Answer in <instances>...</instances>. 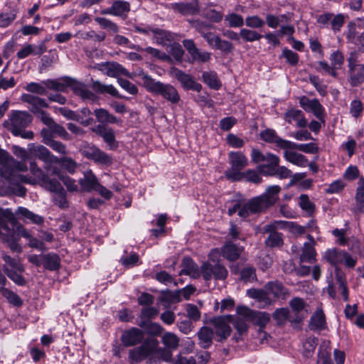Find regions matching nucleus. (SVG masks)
Segmentation results:
<instances>
[{
	"instance_id": "f257e3e1",
	"label": "nucleus",
	"mask_w": 364,
	"mask_h": 364,
	"mask_svg": "<svg viewBox=\"0 0 364 364\" xmlns=\"http://www.w3.org/2000/svg\"><path fill=\"white\" fill-rule=\"evenodd\" d=\"M141 79L143 85L148 92L161 96L172 107L178 105L181 101L178 90L173 85L156 81L149 75H143Z\"/></svg>"
},
{
	"instance_id": "f03ea898",
	"label": "nucleus",
	"mask_w": 364,
	"mask_h": 364,
	"mask_svg": "<svg viewBox=\"0 0 364 364\" xmlns=\"http://www.w3.org/2000/svg\"><path fill=\"white\" fill-rule=\"evenodd\" d=\"M236 312L238 315L245 318L246 321L252 322L254 325L259 326V334L262 336L260 343H263L264 340L269 337L266 332L263 331L264 327L270 321V314L267 312L257 311L250 309L245 306L237 307Z\"/></svg>"
},
{
	"instance_id": "7ed1b4c3",
	"label": "nucleus",
	"mask_w": 364,
	"mask_h": 364,
	"mask_svg": "<svg viewBox=\"0 0 364 364\" xmlns=\"http://www.w3.org/2000/svg\"><path fill=\"white\" fill-rule=\"evenodd\" d=\"M349 43L357 47V53H364V18H358L347 25L346 34Z\"/></svg>"
},
{
	"instance_id": "20e7f679",
	"label": "nucleus",
	"mask_w": 364,
	"mask_h": 364,
	"mask_svg": "<svg viewBox=\"0 0 364 364\" xmlns=\"http://www.w3.org/2000/svg\"><path fill=\"white\" fill-rule=\"evenodd\" d=\"M230 168L225 171L226 178L230 181H240L242 170L248 165V159L242 152L231 151L229 153Z\"/></svg>"
},
{
	"instance_id": "39448f33",
	"label": "nucleus",
	"mask_w": 364,
	"mask_h": 364,
	"mask_svg": "<svg viewBox=\"0 0 364 364\" xmlns=\"http://www.w3.org/2000/svg\"><path fill=\"white\" fill-rule=\"evenodd\" d=\"M358 53L353 51L349 53L348 62V80L351 87H358L364 82V65L358 63Z\"/></svg>"
},
{
	"instance_id": "423d86ee",
	"label": "nucleus",
	"mask_w": 364,
	"mask_h": 364,
	"mask_svg": "<svg viewBox=\"0 0 364 364\" xmlns=\"http://www.w3.org/2000/svg\"><path fill=\"white\" fill-rule=\"evenodd\" d=\"M80 151L85 158L93 161L97 164L109 166L113 162L111 156L97 146L87 141L82 143Z\"/></svg>"
},
{
	"instance_id": "0eeeda50",
	"label": "nucleus",
	"mask_w": 364,
	"mask_h": 364,
	"mask_svg": "<svg viewBox=\"0 0 364 364\" xmlns=\"http://www.w3.org/2000/svg\"><path fill=\"white\" fill-rule=\"evenodd\" d=\"M32 116L26 111H12L9 121H5L4 126L14 136H18L23 129L31 123Z\"/></svg>"
},
{
	"instance_id": "6e6552de",
	"label": "nucleus",
	"mask_w": 364,
	"mask_h": 364,
	"mask_svg": "<svg viewBox=\"0 0 364 364\" xmlns=\"http://www.w3.org/2000/svg\"><path fill=\"white\" fill-rule=\"evenodd\" d=\"M202 276L205 281L208 282L212 279L215 280H225L228 274L227 268L219 262L211 264L203 262L201 265Z\"/></svg>"
},
{
	"instance_id": "1a4fd4ad",
	"label": "nucleus",
	"mask_w": 364,
	"mask_h": 364,
	"mask_svg": "<svg viewBox=\"0 0 364 364\" xmlns=\"http://www.w3.org/2000/svg\"><path fill=\"white\" fill-rule=\"evenodd\" d=\"M159 342L156 339L145 341L139 347L132 348L129 352V359L132 362L140 363L151 355L158 346Z\"/></svg>"
},
{
	"instance_id": "9d476101",
	"label": "nucleus",
	"mask_w": 364,
	"mask_h": 364,
	"mask_svg": "<svg viewBox=\"0 0 364 364\" xmlns=\"http://www.w3.org/2000/svg\"><path fill=\"white\" fill-rule=\"evenodd\" d=\"M169 74L180 82L181 87L185 90L200 92L202 90V85L196 82L191 75L176 67L171 68Z\"/></svg>"
},
{
	"instance_id": "9b49d317",
	"label": "nucleus",
	"mask_w": 364,
	"mask_h": 364,
	"mask_svg": "<svg viewBox=\"0 0 364 364\" xmlns=\"http://www.w3.org/2000/svg\"><path fill=\"white\" fill-rule=\"evenodd\" d=\"M269 206L261 196L254 197L243 203V208L240 210V217L247 218L252 214L264 212Z\"/></svg>"
},
{
	"instance_id": "f8f14e48",
	"label": "nucleus",
	"mask_w": 364,
	"mask_h": 364,
	"mask_svg": "<svg viewBox=\"0 0 364 364\" xmlns=\"http://www.w3.org/2000/svg\"><path fill=\"white\" fill-rule=\"evenodd\" d=\"M232 316L227 315L223 316H217L210 320V323L214 326L215 333L218 337V341L222 342L225 340L231 333V328L229 323H231Z\"/></svg>"
},
{
	"instance_id": "ddd939ff",
	"label": "nucleus",
	"mask_w": 364,
	"mask_h": 364,
	"mask_svg": "<svg viewBox=\"0 0 364 364\" xmlns=\"http://www.w3.org/2000/svg\"><path fill=\"white\" fill-rule=\"evenodd\" d=\"M0 238L14 252H21V247L18 243L17 235L6 223L0 224Z\"/></svg>"
},
{
	"instance_id": "4468645a",
	"label": "nucleus",
	"mask_w": 364,
	"mask_h": 364,
	"mask_svg": "<svg viewBox=\"0 0 364 364\" xmlns=\"http://www.w3.org/2000/svg\"><path fill=\"white\" fill-rule=\"evenodd\" d=\"M15 164L14 157L0 147V176L11 180Z\"/></svg>"
},
{
	"instance_id": "2eb2a0df",
	"label": "nucleus",
	"mask_w": 364,
	"mask_h": 364,
	"mask_svg": "<svg viewBox=\"0 0 364 364\" xmlns=\"http://www.w3.org/2000/svg\"><path fill=\"white\" fill-rule=\"evenodd\" d=\"M92 130L103 139L110 149H116L118 147V142L116 141L115 133L112 128L105 124H98Z\"/></svg>"
},
{
	"instance_id": "dca6fc26",
	"label": "nucleus",
	"mask_w": 364,
	"mask_h": 364,
	"mask_svg": "<svg viewBox=\"0 0 364 364\" xmlns=\"http://www.w3.org/2000/svg\"><path fill=\"white\" fill-rule=\"evenodd\" d=\"M291 311L290 314L293 316L294 323H299L308 316V310L306 304L302 299L295 297L289 302Z\"/></svg>"
},
{
	"instance_id": "f3484780",
	"label": "nucleus",
	"mask_w": 364,
	"mask_h": 364,
	"mask_svg": "<svg viewBox=\"0 0 364 364\" xmlns=\"http://www.w3.org/2000/svg\"><path fill=\"white\" fill-rule=\"evenodd\" d=\"M244 251L242 246L237 245L230 240L225 242L221 247V255L228 261L233 262L238 259Z\"/></svg>"
},
{
	"instance_id": "a211bd4d",
	"label": "nucleus",
	"mask_w": 364,
	"mask_h": 364,
	"mask_svg": "<svg viewBox=\"0 0 364 364\" xmlns=\"http://www.w3.org/2000/svg\"><path fill=\"white\" fill-rule=\"evenodd\" d=\"M143 338V331L134 327L124 331L121 336L122 343L126 347L137 345L142 341Z\"/></svg>"
},
{
	"instance_id": "6ab92c4d",
	"label": "nucleus",
	"mask_w": 364,
	"mask_h": 364,
	"mask_svg": "<svg viewBox=\"0 0 364 364\" xmlns=\"http://www.w3.org/2000/svg\"><path fill=\"white\" fill-rule=\"evenodd\" d=\"M264 232H268L269 236L265 240V244L269 247H280L283 245L282 233L276 230L274 225H267L264 227Z\"/></svg>"
},
{
	"instance_id": "aec40b11",
	"label": "nucleus",
	"mask_w": 364,
	"mask_h": 364,
	"mask_svg": "<svg viewBox=\"0 0 364 364\" xmlns=\"http://www.w3.org/2000/svg\"><path fill=\"white\" fill-rule=\"evenodd\" d=\"M183 269L181 270L180 275H188L192 278L197 279L202 275L201 267L199 268L197 264L189 257H186L182 261Z\"/></svg>"
},
{
	"instance_id": "412c9836",
	"label": "nucleus",
	"mask_w": 364,
	"mask_h": 364,
	"mask_svg": "<svg viewBox=\"0 0 364 364\" xmlns=\"http://www.w3.org/2000/svg\"><path fill=\"white\" fill-rule=\"evenodd\" d=\"M260 138L268 143H274L281 149H288L289 141L285 140L277 136L274 129H267L259 134Z\"/></svg>"
},
{
	"instance_id": "4be33fe9",
	"label": "nucleus",
	"mask_w": 364,
	"mask_h": 364,
	"mask_svg": "<svg viewBox=\"0 0 364 364\" xmlns=\"http://www.w3.org/2000/svg\"><path fill=\"white\" fill-rule=\"evenodd\" d=\"M71 88L73 93L75 95L79 96L84 101L89 100L95 102L97 100V97L90 91L87 86L84 83L74 82L73 80Z\"/></svg>"
},
{
	"instance_id": "5701e85b",
	"label": "nucleus",
	"mask_w": 364,
	"mask_h": 364,
	"mask_svg": "<svg viewBox=\"0 0 364 364\" xmlns=\"http://www.w3.org/2000/svg\"><path fill=\"white\" fill-rule=\"evenodd\" d=\"M30 152L35 156L38 158L40 160L46 163H55L58 161V158L53 155L50 151L44 146L42 145H32V147L29 149Z\"/></svg>"
},
{
	"instance_id": "b1692460",
	"label": "nucleus",
	"mask_w": 364,
	"mask_h": 364,
	"mask_svg": "<svg viewBox=\"0 0 364 364\" xmlns=\"http://www.w3.org/2000/svg\"><path fill=\"white\" fill-rule=\"evenodd\" d=\"M73 80L65 77L57 80H46L42 83L48 88L58 92H65L68 87H71Z\"/></svg>"
},
{
	"instance_id": "393cba45",
	"label": "nucleus",
	"mask_w": 364,
	"mask_h": 364,
	"mask_svg": "<svg viewBox=\"0 0 364 364\" xmlns=\"http://www.w3.org/2000/svg\"><path fill=\"white\" fill-rule=\"evenodd\" d=\"M168 8L177 11L182 15H194L198 13L199 8L197 2L191 3H173L168 6Z\"/></svg>"
},
{
	"instance_id": "a878e982",
	"label": "nucleus",
	"mask_w": 364,
	"mask_h": 364,
	"mask_svg": "<svg viewBox=\"0 0 364 364\" xmlns=\"http://www.w3.org/2000/svg\"><path fill=\"white\" fill-rule=\"evenodd\" d=\"M230 270L235 275L240 274V279L245 282H252L257 279L255 269L252 267L248 266L240 270L239 265L235 264L230 267Z\"/></svg>"
},
{
	"instance_id": "bb28decb",
	"label": "nucleus",
	"mask_w": 364,
	"mask_h": 364,
	"mask_svg": "<svg viewBox=\"0 0 364 364\" xmlns=\"http://www.w3.org/2000/svg\"><path fill=\"white\" fill-rule=\"evenodd\" d=\"M79 183L84 191L90 192L95 191L100 183L93 172L88 170L84 173V177L79 180Z\"/></svg>"
},
{
	"instance_id": "cd10ccee",
	"label": "nucleus",
	"mask_w": 364,
	"mask_h": 364,
	"mask_svg": "<svg viewBox=\"0 0 364 364\" xmlns=\"http://www.w3.org/2000/svg\"><path fill=\"white\" fill-rule=\"evenodd\" d=\"M270 161L265 164H260L257 166L259 173L265 176H276V168L279 164L280 159L278 156H272Z\"/></svg>"
},
{
	"instance_id": "c85d7f7f",
	"label": "nucleus",
	"mask_w": 364,
	"mask_h": 364,
	"mask_svg": "<svg viewBox=\"0 0 364 364\" xmlns=\"http://www.w3.org/2000/svg\"><path fill=\"white\" fill-rule=\"evenodd\" d=\"M309 327L312 331H321L326 328V318L321 309H317L311 316Z\"/></svg>"
},
{
	"instance_id": "c756f323",
	"label": "nucleus",
	"mask_w": 364,
	"mask_h": 364,
	"mask_svg": "<svg viewBox=\"0 0 364 364\" xmlns=\"http://www.w3.org/2000/svg\"><path fill=\"white\" fill-rule=\"evenodd\" d=\"M213 331L210 328L207 326L200 328L197 333L200 347L203 348H209L213 343Z\"/></svg>"
},
{
	"instance_id": "7c9ffc66",
	"label": "nucleus",
	"mask_w": 364,
	"mask_h": 364,
	"mask_svg": "<svg viewBox=\"0 0 364 364\" xmlns=\"http://www.w3.org/2000/svg\"><path fill=\"white\" fill-rule=\"evenodd\" d=\"M265 288L269 294L277 298L284 299L289 294L287 289L277 281L268 282Z\"/></svg>"
},
{
	"instance_id": "2f4dec72",
	"label": "nucleus",
	"mask_w": 364,
	"mask_h": 364,
	"mask_svg": "<svg viewBox=\"0 0 364 364\" xmlns=\"http://www.w3.org/2000/svg\"><path fill=\"white\" fill-rule=\"evenodd\" d=\"M106 74L108 76L116 77L119 75L130 77L129 71L117 62H105Z\"/></svg>"
},
{
	"instance_id": "473e14b6",
	"label": "nucleus",
	"mask_w": 364,
	"mask_h": 364,
	"mask_svg": "<svg viewBox=\"0 0 364 364\" xmlns=\"http://www.w3.org/2000/svg\"><path fill=\"white\" fill-rule=\"evenodd\" d=\"M246 321L245 318H243L238 314L236 318H232L231 319L230 322L232 323L234 328L237 331V334L238 335L235 336L236 341H239L242 336L247 334L249 326Z\"/></svg>"
},
{
	"instance_id": "72a5a7b5",
	"label": "nucleus",
	"mask_w": 364,
	"mask_h": 364,
	"mask_svg": "<svg viewBox=\"0 0 364 364\" xmlns=\"http://www.w3.org/2000/svg\"><path fill=\"white\" fill-rule=\"evenodd\" d=\"M284 157L287 161L300 167H305L308 164V159L305 156L293 151H285Z\"/></svg>"
},
{
	"instance_id": "f704fd0d",
	"label": "nucleus",
	"mask_w": 364,
	"mask_h": 364,
	"mask_svg": "<svg viewBox=\"0 0 364 364\" xmlns=\"http://www.w3.org/2000/svg\"><path fill=\"white\" fill-rule=\"evenodd\" d=\"M92 88L94 91L100 94L107 93L112 97H117L122 98V96L119 95L117 89L112 85H105L98 80H92Z\"/></svg>"
},
{
	"instance_id": "c9c22d12",
	"label": "nucleus",
	"mask_w": 364,
	"mask_h": 364,
	"mask_svg": "<svg viewBox=\"0 0 364 364\" xmlns=\"http://www.w3.org/2000/svg\"><path fill=\"white\" fill-rule=\"evenodd\" d=\"M159 300L165 308H168L171 304L181 301V291H171L167 290L162 292Z\"/></svg>"
},
{
	"instance_id": "e433bc0d",
	"label": "nucleus",
	"mask_w": 364,
	"mask_h": 364,
	"mask_svg": "<svg viewBox=\"0 0 364 364\" xmlns=\"http://www.w3.org/2000/svg\"><path fill=\"white\" fill-rule=\"evenodd\" d=\"M43 265L45 269L53 271L60 267V259L57 254L48 253L42 255Z\"/></svg>"
},
{
	"instance_id": "4c0bfd02",
	"label": "nucleus",
	"mask_w": 364,
	"mask_h": 364,
	"mask_svg": "<svg viewBox=\"0 0 364 364\" xmlns=\"http://www.w3.org/2000/svg\"><path fill=\"white\" fill-rule=\"evenodd\" d=\"M16 215H18L19 218H21L20 216H21L23 218L28 220L33 224L41 225L44 222L43 217L35 214L34 213L23 207H18L16 211Z\"/></svg>"
},
{
	"instance_id": "58836bf2",
	"label": "nucleus",
	"mask_w": 364,
	"mask_h": 364,
	"mask_svg": "<svg viewBox=\"0 0 364 364\" xmlns=\"http://www.w3.org/2000/svg\"><path fill=\"white\" fill-rule=\"evenodd\" d=\"M281 191V187L274 185L268 186L261 197L266 201L269 207L272 206L278 200V194Z\"/></svg>"
},
{
	"instance_id": "ea45409f",
	"label": "nucleus",
	"mask_w": 364,
	"mask_h": 364,
	"mask_svg": "<svg viewBox=\"0 0 364 364\" xmlns=\"http://www.w3.org/2000/svg\"><path fill=\"white\" fill-rule=\"evenodd\" d=\"M94 112L97 121L102 124H118L121 122L120 119H118L115 116L111 114L105 109H96Z\"/></svg>"
},
{
	"instance_id": "a19ab883",
	"label": "nucleus",
	"mask_w": 364,
	"mask_h": 364,
	"mask_svg": "<svg viewBox=\"0 0 364 364\" xmlns=\"http://www.w3.org/2000/svg\"><path fill=\"white\" fill-rule=\"evenodd\" d=\"M137 31L140 33H148L149 31L156 35V41L159 43L165 44V41H171L172 37L170 33H168L160 28H137Z\"/></svg>"
},
{
	"instance_id": "79ce46f5",
	"label": "nucleus",
	"mask_w": 364,
	"mask_h": 364,
	"mask_svg": "<svg viewBox=\"0 0 364 364\" xmlns=\"http://www.w3.org/2000/svg\"><path fill=\"white\" fill-rule=\"evenodd\" d=\"M315 257L316 251L314 244L305 242L300 255V262L312 263L316 260Z\"/></svg>"
},
{
	"instance_id": "37998d69",
	"label": "nucleus",
	"mask_w": 364,
	"mask_h": 364,
	"mask_svg": "<svg viewBox=\"0 0 364 364\" xmlns=\"http://www.w3.org/2000/svg\"><path fill=\"white\" fill-rule=\"evenodd\" d=\"M273 318L278 325H283L287 321L294 322V319L290 311L285 308L277 309L273 314Z\"/></svg>"
},
{
	"instance_id": "c03bdc74",
	"label": "nucleus",
	"mask_w": 364,
	"mask_h": 364,
	"mask_svg": "<svg viewBox=\"0 0 364 364\" xmlns=\"http://www.w3.org/2000/svg\"><path fill=\"white\" fill-rule=\"evenodd\" d=\"M344 252L337 249L328 250L325 253V258L330 264L336 266L342 264Z\"/></svg>"
},
{
	"instance_id": "a18cd8bd",
	"label": "nucleus",
	"mask_w": 364,
	"mask_h": 364,
	"mask_svg": "<svg viewBox=\"0 0 364 364\" xmlns=\"http://www.w3.org/2000/svg\"><path fill=\"white\" fill-rule=\"evenodd\" d=\"M1 258L5 262L4 266H6L9 269L18 271L20 272L24 271V267L18 259L11 257L4 251L1 252Z\"/></svg>"
},
{
	"instance_id": "49530a36",
	"label": "nucleus",
	"mask_w": 364,
	"mask_h": 364,
	"mask_svg": "<svg viewBox=\"0 0 364 364\" xmlns=\"http://www.w3.org/2000/svg\"><path fill=\"white\" fill-rule=\"evenodd\" d=\"M202 78L203 82L210 88L218 90L221 86L220 82L215 72H204L202 75Z\"/></svg>"
},
{
	"instance_id": "de8ad7c7",
	"label": "nucleus",
	"mask_w": 364,
	"mask_h": 364,
	"mask_svg": "<svg viewBox=\"0 0 364 364\" xmlns=\"http://www.w3.org/2000/svg\"><path fill=\"white\" fill-rule=\"evenodd\" d=\"M162 343L170 350H176L179 346V338L173 333L166 332L161 338Z\"/></svg>"
},
{
	"instance_id": "09e8293b",
	"label": "nucleus",
	"mask_w": 364,
	"mask_h": 364,
	"mask_svg": "<svg viewBox=\"0 0 364 364\" xmlns=\"http://www.w3.org/2000/svg\"><path fill=\"white\" fill-rule=\"evenodd\" d=\"M358 183L355 194L357 209L364 213V178H360Z\"/></svg>"
},
{
	"instance_id": "8fccbe9b",
	"label": "nucleus",
	"mask_w": 364,
	"mask_h": 364,
	"mask_svg": "<svg viewBox=\"0 0 364 364\" xmlns=\"http://www.w3.org/2000/svg\"><path fill=\"white\" fill-rule=\"evenodd\" d=\"M288 149H298L307 154H316L318 151V146L314 143L297 144L289 141Z\"/></svg>"
},
{
	"instance_id": "3c124183",
	"label": "nucleus",
	"mask_w": 364,
	"mask_h": 364,
	"mask_svg": "<svg viewBox=\"0 0 364 364\" xmlns=\"http://www.w3.org/2000/svg\"><path fill=\"white\" fill-rule=\"evenodd\" d=\"M112 10L113 11L114 16H126L127 14L130 11V5L127 1H116L112 5Z\"/></svg>"
},
{
	"instance_id": "603ef678",
	"label": "nucleus",
	"mask_w": 364,
	"mask_h": 364,
	"mask_svg": "<svg viewBox=\"0 0 364 364\" xmlns=\"http://www.w3.org/2000/svg\"><path fill=\"white\" fill-rule=\"evenodd\" d=\"M58 111L63 116H64L68 119L79 122L85 126H87L92 121V119H87L85 122L81 121V117L79 114H76L74 111L69 109L66 107H59Z\"/></svg>"
},
{
	"instance_id": "864d4df0",
	"label": "nucleus",
	"mask_w": 364,
	"mask_h": 364,
	"mask_svg": "<svg viewBox=\"0 0 364 364\" xmlns=\"http://www.w3.org/2000/svg\"><path fill=\"white\" fill-rule=\"evenodd\" d=\"M190 62L205 63L210 60L211 53L208 51H201L197 48L191 55Z\"/></svg>"
},
{
	"instance_id": "5fc2aeb1",
	"label": "nucleus",
	"mask_w": 364,
	"mask_h": 364,
	"mask_svg": "<svg viewBox=\"0 0 364 364\" xmlns=\"http://www.w3.org/2000/svg\"><path fill=\"white\" fill-rule=\"evenodd\" d=\"M242 180L256 184L260 183L262 181L259 171L253 169H248L242 172L240 176V181Z\"/></svg>"
},
{
	"instance_id": "6e6d98bb",
	"label": "nucleus",
	"mask_w": 364,
	"mask_h": 364,
	"mask_svg": "<svg viewBox=\"0 0 364 364\" xmlns=\"http://www.w3.org/2000/svg\"><path fill=\"white\" fill-rule=\"evenodd\" d=\"M3 271L8 276V277L13 280L16 284L19 286H23L26 284V280L20 274V272L9 269V268H8L6 266H3Z\"/></svg>"
},
{
	"instance_id": "4d7b16f0",
	"label": "nucleus",
	"mask_w": 364,
	"mask_h": 364,
	"mask_svg": "<svg viewBox=\"0 0 364 364\" xmlns=\"http://www.w3.org/2000/svg\"><path fill=\"white\" fill-rule=\"evenodd\" d=\"M1 294L8 299L9 303L16 306H21L23 304V301L21 298L14 291L6 289L5 287L1 288Z\"/></svg>"
},
{
	"instance_id": "13d9d810",
	"label": "nucleus",
	"mask_w": 364,
	"mask_h": 364,
	"mask_svg": "<svg viewBox=\"0 0 364 364\" xmlns=\"http://www.w3.org/2000/svg\"><path fill=\"white\" fill-rule=\"evenodd\" d=\"M272 156H276L272 153L263 154L259 150L253 148L251 151V159L253 163L257 164L262 161L267 163L270 161Z\"/></svg>"
},
{
	"instance_id": "bf43d9fd",
	"label": "nucleus",
	"mask_w": 364,
	"mask_h": 364,
	"mask_svg": "<svg viewBox=\"0 0 364 364\" xmlns=\"http://www.w3.org/2000/svg\"><path fill=\"white\" fill-rule=\"evenodd\" d=\"M240 36L247 42L259 41L262 38V35L257 31L247 28H242L240 31Z\"/></svg>"
},
{
	"instance_id": "052dcab7",
	"label": "nucleus",
	"mask_w": 364,
	"mask_h": 364,
	"mask_svg": "<svg viewBox=\"0 0 364 364\" xmlns=\"http://www.w3.org/2000/svg\"><path fill=\"white\" fill-rule=\"evenodd\" d=\"M56 163L60 164V166L67 170L70 173L73 174L75 172V169L77 167V164L70 157H62L58 159Z\"/></svg>"
},
{
	"instance_id": "680f3d73",
	"label": "nucleus",
	"mask_w": 364,
	"mask_h": 364,
	"mask_svg": "<svg viewBox=\"0 0 364 364\" xmlns=\"http://www.w3.org/2000/svg\"><path fill=\"white\" fill-rule=\"evenodd\" d=\"M249 297L258 300L259 301H269L268 293L263 289H250L247 291Z\"/></svg>"
},
{
	"instance_id": "e2e57ef3",
	"label": "nucleus",
	"mask_w": 364,
	"mask_h": 364,
	"mask_svg": "<svg viewBox=\"0 0 364 364\" xmlns=\"http://www.w3.org/2000/svg\"><path fill=\"white\" fill-rule=\"evenodd\" d=\"M42 183L47 190L53 193H57L63 189L60 182L55 179H50L48 176L44 178Z\"/></svg>"
},
{
	"instance_id": "0e129e2a",
	"label": "nucleus",
	"mask_w": 364,
	"mask_h": 364,
	"mask_svg": "<svg viewBox=\"0 0 364 364\" xmlns=\"http://www.w3.org/2000/svg\"><path fill=\"white\" fill-rule=\"evenodd\" d=\"M189 22L191 26L195 28L200 34V36L204 34L205 32H207L213 28L212 24L203 21H200L199 19L190 21Z\"/></svg>"
},
{
	"instance_id": "69168bd1",
	"label": "nucleus",
	"mask_w": 364,
	"mask_h": 364,
	"mask_svg": "<svg viewBox=\"0 0 364 364\" xmlns=\"http://www.w3.org/2000/svg\"><path fill=\"white\" fill-rule=\"evenodd\" d=\"M299 206L309 215H311L315 210L314 204L310 201L309 196L306 194L300 196Z\"/></svg>"
},
{
	"instance_id": "338daca9",
	"label": "nucleus",
	"mask_w": 364,
	"mask_h": 364,
	"mask_svg": "<svg viewBox=\"0 0 364 364\" xmlns=\"http://www.w3.org/2000/svg\"><path fill=\"white\" fill-rule=\"evenodd\" d=\"M318 345V339L316 337H309L304 343V353L306 357H309L314 351Z\"/></svg>"
},
{
	"instance_id": "774afa93",
	"label": "nucleus",
	"mask_w": 364,
	"mask_h": 364,
	"mask_svg": "<svg viewBox=\"0 0 364 364\" xmlns=\"http://www.w3.org/2000/svg\"><path fill=\"white\" fill-rule=\"evenodd\" d=\"M345 22V16L343 14H338L335 15L333 14V16L331 20V28L333 31L334 33H337L341 31V28L343 27Z\"/></svg>"
}]
</instances>
